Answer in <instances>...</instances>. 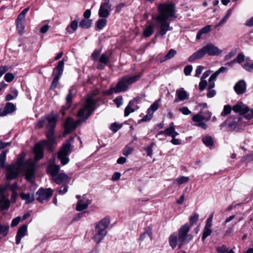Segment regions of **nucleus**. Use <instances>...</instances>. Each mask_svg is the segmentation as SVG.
Wrapping results in <instances>:
<instances>
[{
	"label": "nucleus",
	"instance_id": "nucleus-1",
	"mask_svg": "<svg viewBox=\"0 0 253 253\" xmlns=\"http://www.w3.org/2000/svg\"><path fill=\"white\" fill-rule=\"evenodd\" d=\"M95 104L92 96L86 97L84 106L78 112L79 119L76 121L71 118L66 119L64 125L65 132L67 134L71 133L83 122L86 121L95 110Z\"/></svg>",
	"mask_w": 253,
	"mask_h": 253
},
{
	"label": "nucleus",
	"instance_id": "nucleus-2",
	"mask_svg": "<svg viewBox=\"0 0 253 253\" xmlns=\"http://www.w3.org/2000/svg\"><path fill=\"white\" fill-rule=\"evenodd\" d=\"M191 227L188 223L182 225L178 230V235L173 233L169 236V242L172 249L177 246L179 249L188 244L193 239V236L189 234Z\"/></svg>",
	"mask_w": 253,
	"mask_h": 253
},
{
	"label": "nucleus",
	"instance_id": "nucleus-3",
	"mask_svg": "<svg viewBox=\"0 0 253 253\" xmlns=\"http://www.w3.org/2000/svg\"><path fill=\"white\" fill-rule=\"evenodd\" d=\"M222 52V50L219 49L212 43H209L192 54L189 56L188 60L190 62H192L195 60L202 58L207 54L210 56H218L220 55Z\"/></svg>",
	"mask_w": 253,
	"mask_h": 253
},
{
	"label": "nucleus",
	"instance_id": "nucleus-4",
	"mask_svg": "<svg viewBox=\"0 0 253 253\" xmlns=\"http://www.w3.org/2000/svg\"><path fill=\"white\" fill-rule=\"evenodd\" d=\"M25 154L24 153L20 154L18 156V159L14 165L20 169H23L26 179L29 181H32L35 176V165L31 160H28L24 163Z\"/></svg>",
	"mask_w": 253,
	"mask_h": 253
},
{
	"label": "nucleus",
	"instance_id": "nucleus-5",
	"mask_svg": "<svg viewBox=\"0 0 253 253\" xmlns=\"http://www.w3.org/2000/svg\"><path fill=\"white\" fill-rule=\"evenodd\" d=\"M109 223L110 220L107 217L103 218L100 222L96 223L95 234L92 238L96 244H99L106 235V229Z\"/></svg>",
	"mask_w": 253,
	"mask_h": 253
},
{
	"label": "nucleus",
	"instance_id": "nucleus-6",
	"mask_svg": "<svg viewBox=\"0 0 253 253\" xmlns=\"http://www.w3.org/2000/svg\"><path fill=\"white\" fill-rule=\"evenodd\" d=\"M141 76L142 74L133 76L129 75L124 76L119 79L116 84L117 89H118L120 92L127 90L129 85L138 81Z\"/></svg>",
	"mask_w": 253,
	"mask_h": 253
},
{
	"label": "nucleus",
	"instance_id": "nucleus-7",
	"mask_svg": "<svg viewBox=\"0 0 253 253\" xmlns=\"http://www.w3.org/2000/svg\"><path fill=\"white\" fill-rule=\"evenodd\" d=\"M245 120L241 116H231L227 118L225 123L228 127L239 131L246 126L247 122L245 121Z\"/></svg>",
	"mask_w": 253,
	"mask_h": 253
},
{
	"label": "nucleus",
	"instance_id": "nucleus-8",
	"mask_svg": "<svg viewBox=\"0 0 253 253\" xmlns=\"http://www.w3.org/2000/svg\"><path fill=\"white\" fill-rule=\"evenodd\" d=\"M153 20L155 24V26L160 27L159 33L161 36H164L168 31L172 29L169 26V22L168 21L169 17H152Z\"/></svg>",
	"mask_w": 253,
	"mask_h": 253
},
{
	"label": "nucleus",
	"instance_id": "nucleus-9",
	"mask_svg": "<svg viewBox=\"0 0 253 253\" xmlns=\"http://www.w3.org/2000/svg\"><path fill=\"white\" fill-rule=\"evenodd\" d=\"M159 16H175V6L171 1L160 3L158 5Z\"/></svg>",
	"mask_w": 253,
	"mask_h": 253
},
{
	"label": "nucleus",
	"instance_id": "nucleus-10",
	"mask_svg": "<svg viewBox=\"0 0 253 253\" xmlns=\"http://www.w3.org/2000/svg\"><path fill=\"white\" fill-rule=\"evenodd\" d=\"M71 152V144L69 141H67L63 145L57 155V158L62 165H65L69 162L70 159L68 156Z\"/></svg>",
	"mask_w": 253,
	"mask_h": 253
},
{
	"label": "nucleus",
	"instance_id": "nucleus-11",
	"mask_svg": "<svg viewBox=\"0 0 253 253\" xmlns=\"http://www.w3.org/2000/svg\"><path fill=\"white\" fill-rule=\"evenodd\" d=\"M64 65V59H63L58 62L57 65L54 69L52 76L54 77L50 86V89H55L59 84V81L63 72Z\"/></svg>",
	"mask_w": 253,
	"mask_h": 253
},
{
	"label": "nucleus",
	"instance_id": "nucleus-12",
	"mask_svg": "<svg viewBox=\"0 0 253 253\" xmlns=\"http://www.w3.org/2000/svg\"><path fill=\"white\" fill-rule=\"evenodd\" d=\"M47 121L48 124L47 125V131L46 133V136L47 138H55L54 131L56 124L57 117L53 115H48Z\"/></svg>",
	"mask_w": 253,
	"mask_h": 253
},
{
	"label": "nucleus",
	"instance_id": "nucleus-13",
	"mask_svg": "<svg viewBox=\"0 0 253 253\" xmlns=\"http://www.w3.org/2000/svg\"><path fill=\"white\" fill-rule=\"evenodd\" d=\"M6 169V177L7 180H12L16 178L19 175L21 169L16 165L10 164L5 166Z\"/></svg>",
	"mask_w": 253,
	"mask_h": 253
},
{
	"label": "nucleus",
	"instance_id": "nucleus-14",
	"mask_svg": "<svg viewBox=\"0 0 253 253\" xmlns=\"http://www.w3.org/2000/svg\"><path fill=\"white\" fill-rule=\"evenodd\" d=\"M38 196L37 200L41 203L48 199L53 194V190L50 188H40L36 192Z\"/></svg>",
	"mask_w": 253,
	"mask_h": 253
},
{
	"label": "nucleus",
	"instance_id": "nucleus-15",
	"mask_svg": "<svg viewBox=\"0 0 253 253\" xmlns=\"http://www.w3.org/2000/svg\"><path fill=\"white\" fill-rule=\"evenodd\" d=\"M208 116L207 117L204 116L200 113L194 115L192 117V120L194 122V125L206 129L207 126L205 123L203 122V121L209 120L210 119L211 113L208 112Z\"/></svg>",
	"mask_w": 253,
	"mask_h": 253
},
{
	"label": "nucleus",
	"instance_id": "nucleus-16",
	"mask_svg": "<svg viewBox=\"0 0 253 253\" xmlns=\"http://www.w3.org/2000/svg\"><path fill=\"white\" fill-rule=\"evenodd\" d=\"M5 188L0 190V206L1 210H7L10 206V202L8 199V195L4 194Z\"/></svg>",
	"mask_w": 253,
	"mask_h": 253
},
{
	"label": "nucleus",
	"instance_id": "nucleus-17",
	"mask_svg": "<svg viewBox=\"0 0 253 253\" xmlns=\"http://www.w3.org/2000/svg\"><path fill=\"white\" fill-rule=\"evenodd\" d=\"M138 102V99L137 98H134L133 100H131L129 102L128 105L125 109V117H127L130 113L134 112L139 108V107L137 105Z\"/></svg>",
	"mask_w": 253,
	"mask_h": 253
},
{
	"label": "nucleus",
	"instance_id": "nucleus-18",
	"mask_svg": "<svg viewBox=\"0 0 253 253\" xmlns=\"http://www.w3.org/2000/svg\"><path fill=\"white\" fill-rule=\"evenodd\" d=\"M232 110L236 113H238L240 115H244L242 116L246 119V115H247L249 111V108L242 102H238L233 106Z\"/></svg>",
	"mask_w": 253,
	"mask_h": 253
},
{
	"label": "nucleus",
	"instance_id": "nucleus-19",
	"mask_svg": "<svg viewBox=\"0 0 253 253\" xmlns=\"http://www.w3.org/2000/svg\"><path fill=\"white\" fill-rule=\"evenodd\" d=\"M16 109L15 105L12 103H7L4 107L0 109V116L4 117L8 114H11Z\"/></svg>",
	"mask_w": 253,
	"mask_h": 253
},
{
	"label": "nucleus",
	"instance_id": "nucleus-20",
	"mask_svg": "<svg viewBox=\"0 0 253 253\" xmlns=\"http://www.w3.org/2000/svg\"><path fill=\"white\" fill-rule=\"evenodd\" d=\"M189 98V94L183 88L178 89L176 91L175 98L174 100V103L187 100Z\"/></svg>",
	"mask_w": 253,
	"mask_h": 253
},
{
	"label": "nucleus",
	"instance_id": "nucleus-21",
	"mask_svg": "<svg viewBox=\"0 0 253 253\" xmlns=\"http://www.w3.org/2000/svg\"><path fill=\"white\" fill-rule=\"evenodd\" d=\"M27 227L26 224H23L19 227L15 237V243L17 245H19L21 239L27 235Z\"/></svg>",
	"mask_w": 253,
	"mask_h": 253
},
{
	"label": "nucleus",
	"instance_id": "nucleus-22",
	"mask_svg": "<svg viewBox=\"0 0 253 253\" xmlns=\"http://www.w3.org/2000/svg\"><path fill=\"white\" fill-rule=\"evenodd\" d=\"M44 147L39 142L35 144L34 149L35 158L36 161H39L43 157Z\"/></svg>",
	"mask_w": 253,
	"mask_h": 253
},
{
	"label": "nucleus",
	"instance_id": "nucleus-23",
	"mask_svg": "<svg viewBox=\"0 0 253 253\" xmlns=\"http://www.w3.org/2000/svg\"><path fill=\"white\" fill-rule=\"evenodd\" d=\"M111 6L110 3L102 2L99 10V16H109L111 11Z\"/></svg>",
	"mask_w": 253,
	"mask_h": 253
},
{
	"label": "nucleus",
	"instance_id": "nucleus-24",
	"mask_svg": "<svg viewBox=\"0 0 253 253\" xmlns=\"http://www.w3.org/2000/svg\"><path fill=\"white\" fill-rule=\"evenodd\" d=\"M247 84L244 80L239 81L234 85V89L238 94H242L246 91Z\"/></svg>",
	"mask_w": 253,
	"mask_h": 253
},
{
	"label": "nucleus",
	"instance_id": "nucleus-25",
	"mask_svg": "<svg viewBox=\"0 0 253 253\" xmlns=\"http://www.w3.org/2000/svg\"><path fill=\"white\" fill-rule=\"evenodd\" d=\"M90 204V201L85 197H83L82 199L78 201L76 210L77 211H83L88 207Z\"/></svg>",
	"mask_w": 253,
	"mask_h": 253
},
{
	"label": "nucleus",
	"instance_id": "nucleus-26",
	"mask_svg": "<svg viewBox=\"0 0 253 253\" xmlns=\"http://www.w3.org/2000/svg\"><path fill=\"white\" fill-rule=\"evenodd\" d=\"M22 200L25 202L26 204H29L34 201L35 198L34 193L21 192L19 195Z\"/></svg>",
	"mask_w": 253,
	"mask_h": 253
},
{
	"label": "nucleus",
	"instance_id": "nucleus-27",
	"mask_svg": "<svg viewBox=\"0 0 253 253\" xmlns=\"http://www.w3.org/2000/svg\"><path fill=\"white\" fill-rule=\"evenodd\" d=\"M40 143L44 147H47L48 150L52 152L53 150V146L56 143L55 138H47V140H43L40 142Z\"/></svg>",
	"mask_w": 253,
	"mask_h": 253
},
{
	"label": "nucleus",
	"instance_id": "nucleus-28",
	"mask_svg": "<svg viewBox=\"0 0 253 253\" xmlns=\"http://www.w3.org/2000/svg\"><path fill=\"white\" fill-rule=\"evenodd\" d=\"M162 134L173 137L178 135V133L175 130L174 126H170L164 130L160 131L158 133V135Z\"/></svg>",
	"mask_w": 253,
	"mask_h": 253
},
{
	"label": "nucleus",
	"instance_id": "nucleus-29",
	"mask_svg": "<svg viewBox=\"0 0 253 253\" xmlns=\"http://www.w3.org/2000/svg\"><path fill=\"white\" fill-rule=\"evenodd\" d=\"M155 27V24L154 23L152 18V21L150 22L149 25L146 26L144 29L143 33V36L146 38L150 37L153 33V29Z\"/></svg>",
	"mask_w": 253,
	"mask_h": 253
},
{
	"label": "nucleus",
	"instance_id": "nucleus-30",
	"mask_svg": "<svg viewBox=\"0 0 253 253\" xmlns=\"http://www.w3.org/2000/svg\"><path fill=\"white\" fill-rule=\"evenodd\" d=\"M52 179L54 181L58 184H61L63 182L69 181L70 180V178L67 174L62 173H59L56 176L53 177Z\"/></svg>",
	"mask_w": 253,
	"mask_h": 253
},
{
	"label": "nucleus",
	"instance_id": "nucleus-31",
	"mask_svg": "<svg viewBox=\"0 0 253 253\" xmlns=\"http://www.w3.org/2000/svg\"><path fill=\"white\" fill-rule=\"evenodd\" d=\"M25 20V17H17L16 21L17 30L21 35H22L24 32Z\"/></svg>",
	"mask_w": 253,
	"mask_h": 253
},
{
	"label": "nucleus",
	"instance_id": "nucleus-32",
	"mask_svg": "<svg viewBox=\"0 0 253 253\" xmlns=\"http://www.w3.org/2000/svg\"><path fill=\"white\" fill-rule=\"evenodd\" d=\"M60 167L59 165H50L47 167V170L52 177H54L59 172Z\"/></svg>",
	"mask_w": 253,
	"mask_h": 253
},
{
	"label": "nucleus",
	"instance_id": "nucleus-33",
	"mask_svg": "<svg viewBox=\"0 0 253 253\" xmlns=\"http://www.w3.org/2000/svg\"><path fill=\"white\" fill-rule=\"evenodd\" d=\"M89 17H84L80 23L79 26L82 28L87 29L92 25V20L89 19Z\"/></svg>",
	"mask_w": 253,
	"mask_h": 253
},
{
	"label": "nucleus",
	"instance_id": "nucleus-34",
	"mask_svg": "<svg viewBox=\"0 0 253 253\" xmlns=\"http://www.w3.org/2000/svg\"><path fill=\"white\" fill-rule=\"evenodd\" d=\"M107 20L105 18L98 19L95 24V29L97 31H100L107 25Z\"/></svg>",
	"mask_w": 253,
	"mask_h": 253
},
{
	"label": "nucleus",
	"instance_id": "nucleus-35",
	"mask_svg": "<svg viewBox=\"0 0 253 253\" xmlns=\"http://www.w3.org/2000/svg\"><path fill=\"white\" fill-rule=\"evenodd\" d=\"M211 26L210 25H207L199 30L197 34L196 39H200L203 35L210 32L211 31Z\"/></svg>",
	"mask_w": 253,
	"mask_h": 253
},
{
	"label": "nucleus",
	"instance_id": "nucleus-36",
	"mask_svg": "<svg viewBox=\"0 0 253 253\" xmlns=\"http://www.w3.org/2000/svg\"><path fill=\"white\" fill-rule=\"evenodd\" d=\"M189 177L184 176H180L175 179L173 182V184H177L181 185L184 183L188 182L189 180Z\"/></svg>",
	"mask_w": 253,
	"mask_h": 253
},
{
	"label": "nucleus",
	"instance_id": "nucleus-37",
	"mask_svg": "<svg viewBox=\"0 0 253 253\" xmlns=\"http://www.w3.org/2000/svg\"><path fill=\"white\" fill-rule=\"evenodd\" d=\"M78 25L77 21H73L70 25L66 28L67 31L69 33H73L77 30Z\"/></svg>",
	"mask_w": 253,
	"mask_h": 253
},
{
	"label": "nucleus",
	"instance_id": "nucleus-38",
	"mask_svg": "<svg viewBox=\"0 0 253 253\" xmlns=\"http://www.w3.org/2000/svg\"><path fill=\"white\" fill-rule=\"evenodd\" d=\"M149 236L151 239L152 238V231L150 227H148L147 228H146L145 230V232L143 233L139 238L138 240L140 241H142L144 239V238L146 236Z\"/></svg>",
	"mask_w": 253,
	"mask_h": 253
},
{
	"label": "nucleus",
	"instance_id": "nucleus-39",
	"mask_svg": "<svg viewBox=\"0 0 253 253\" xmlns=\"http://www.w3.org/2000/svg\"><path fill=\"white\" fill-rule=\"evenodd\" d=\"M18 92L17 89H13L10 93L8 94L5 96L6 101H10L16 98L18 95Z\"/></svg>",
	"mask_w": 253,
	"mask_h": 253
},
{
	"label": "nucleus",
	"instance_id": "nucleus-40",
	"mask_svg": "<svg viewBox=\"0 0 253 253\" xmlns=\"http://www.w3.org/2000/svg\"><path fill=\"white\" fill-rule=\"evenodd\" d=\"M212 233V230L211 228L204 227V228L203 231V235L202 237V240L203 241H204L205 239L210 235H211Z\"/></svg>",
	"mask_w": 253,
	"mask_h": 253
},
{
	"label": "nucleus",
	"instance_id": "nucleus-41",
	"mask_svg": "<svg viewBox=\"0 0 253 253\" xmlns=\"http://www.w3.org/2000/svg\"><path fill=\"white\" fill-rule=\"evenodd\" d=\"M202 142L208 147L211 146L213 145L212 138L210 136H207L202 138Z\"/></svg>",
	"mask_w": 253,
	"mask_h": 253
},
{
	"label": "nucleus",
	"instance_id": "nucleus-42",
	"mask_svg": "<svg viewBox=\"0 0 253 253\" xmlns=\"http://www.w3.org/2000/svg\"><path fill=\"white\" fill-rule=\"evenodd\" d=\"M155 145V143L154 142H152L149 146L143 148L144 150L146 152L147 155L148 156L152 157L153 151V148Z\"/></svg>",
	"mask_w": 253,
	"mask_h": 253
},
{
	"label": "nucleus",
	"instance_id": "nucleus-43",
	"mask_svg": "<svg viewBox=\"0 0 253 253\" xmlns=\"http://www.w3.org/2000/svg\"><path fill=\"white\" fill-rule=\"evenodd\" d=\"M199 217V214L197 212L194 213L192 215L189 216V225L190 226L193 225L198 221Z\"/></svg>",
	"mask_w": 253,
	"mask_h": 253
},
{
	"label": "nucleus",
	"instance_id": "nucleus-44",
	"mask_svg": "<svg viewBox=\"0 0 253 253\" xmlns=\"http://www.w3.org/2000/svg\"><path fill=\"white\" fill-rule=\"evenodd\" d=\"M6 152H2L0 154V170L4 167V163L6 160Z\"/></svg>",
	"mask_w": 253,
	"mask_h": 253
},
{
	"label": "nucleus",
	"instance_id": "nucleus-45",
	"mask_svg": "<svg viewBox=\"0 0 253 253\" xmlns=\"http://www.w3.org/2000/svg\"><path fill=\"white\" fill-rule=\"evenodd\" d=\"M72 90L70 89L69 94L67 95V96L66 97V100L67 102V109H69L71 107V105L72 104Z\"/></svg>",
	"mask_w": 253,
	"mask_h": 253
},
{
	"label": "nucleus",
	"instance_id": "nucleus-46",
	"mask_svg": "<svg viewBox=\"0 0 253 253\" xmlns=\"http://www.w3.org/2000/svg\"><path fill=\"white\" fill-rule=\"evenodd\" d=\"M159 107V104L158 101H156L150 106L147 111L153 114V113L158 109Z\"/></svg>",
	"mask_w": 253,
	"mask_h": 253
},
{
	"label": "nucleus",
	"instance_id": "nucleus-47",
	"mask_svg": "<svg viewBox=\"0 0 253 253\" xmlns=\"http://www.w3.org/2000/svg\"><path fill=\"white\" fill-rule=\"evenodd\" d=\"M119 92H119L118 89H117V87L116 86V87H111L109 89L105 90L103 94L105 95H109L113 93H119Z\"/></svg>",
	"mask_w": 253,
	"mask_h": 253
},
{
	"label": "nucleus",
	"instance_id": "nucleus-48",
	"mask_svg": "<svg viewBox=\"0 0 253 253\" xmlns=\"http://www.w3.org/2000/svg\"><path fill=\"white\" fill-rule=\"evenodd\" d=\"M109 57L106 54H102L99 59V61L105 65H107L109 62Z\"/></svg>",
	"mask_w": 253,
	"mask_h": 253
},
{
	"label": "nucleus",
	"instance_id": "nucleus-49",
	"mask_svg": "<svg viewBox=\"0 0 253 253\" xmlns=\"http://www.w3.org/2000/svg\"><path fill=\"white\" fill-rule=\"evenodd\" d=\"M231 107L229 105H225L223 110L221 113L222 116H226L228 115L231 111Z\"/></svg>",
	"mask_w": 253,
	"mask_h": 253
},
{
	"label": "nucleus",
	"instance_id": "nucleus-50",
	"mask_svg": "<svg viewBox=\"0 0 253 253\" xmlns=\"http://www.w3.org/2000/svg\"><path fill=\"white\" fill-rule=\"evenodd\" d=\"M122 125H120L117 123H114L111 125L110 129L113 132H116L121 127Z\"/></svg>",
	"mask_w": 253,
	"mask_h": 253
},
{
	"label": "nucleus",
	"instance_id": "nucleus-51",
	"mask_svg": "<svg viewBox=\"0 0 253 253\" xmlns=\"http://www.w3.org/2000/svg\"><path fill=\"white\" fill-rule=\"evenodd\" d=\"M245 60V56L243 53H239L237 56L234 59L235 63L240 64Z\"/></svg>",
	"mask_w": 253,
	"mask_h": 253
},
{
	"label": "nucleus",
	"instance_id": "nucleus-52",
	"mask_svg": "<svg viewBox=\"0 0 253 253\" xmlns=\"http://www.w3.org/2000/svg\"><path fill=\"white\" fill-rule=\"evenodd\" d=\"M178 111L184 115H188L191 114V111L187 107H180Z\"/></svg>",
	"mask_w": 253,
	"mask_h": 253
},
{
	"label": "nucleus",
	"instance_id": "nucleus-53",
	"mask_svg": "<svg viewBox=\"0 0 253 253\" xmlns=\"http://www.w3.org/2000/svg\"><path fill=\"white\" fill-rule=\"evenodd\" d=\"M133 151V148L129 146H126L123 150V154L126 156L130 155Z\"/></svg>",
	"mask_w": 253,
	"mask_h": 253
},
{
	"label": "nucleus",
	"instance_id": "nucleus-54",
	"mask_svg": "<svg viewBox=\"0 0 253 253\" xmlns=\"http://www.w3.org/2000/svg\"><path fill=\"white\" fill-rule=\"evenodd\" d=\"M114 103L116 104L117 107H120L123 103V97L121 96H119L115 98L113 100Z\"/></svg>",
	"mask_w": 253,
	"mask_h": 253
},
{
	"label": "nucleus",
	"instance_id": "nucleus-55",
	"mask_svg": "<svg viewBox=\"0 0 253 253\" xmlns=\"http://www.w3.org/2000/svg\"><path fill=\"white\" fill-rule=\"evenodd\" d=\"M176 54V51L173 49H171L169 51V52L166 55L165 58L168 59V60L169 59H171V58L174 57Z\"/></svg>",
	"mask_w": 253,
	"mask_h": 253
},
{
	"label": "nucleus",
	"instance_id": "nucleus-56",
	"mask_svg": "<svg viewBox=\"0 0 253 253\" xmlns=\"http://www.w3.org/2000/svg\"><path fill=\"white\" fill-rule=\"evenodd\" d=\"M242 67L247 71L249 72L253 71V63L248 62L243 65Z\"/></svg>",
	"mask_w": 253,
	"mask_h": 253
},
{
	"label": "nucleus",
	"instance_id": "nucleus-57",
	"mask_svg": "<svg viewBox=\"0 0 253 253\" xmlns=\"http://www.w3.org/2000/svg\"><path fill=\"white\" fill-rule=\"evenodd\" d=\"M14 77H15L13 74L7 73L4 76V79L7 82L10 83L13 80Z\"/></svg>",
	"mask_w": 253,
	"mask_h": 253
},
{
	"label": "nucleus",
	"instance_id": "nucleus-58",
	"mask_svg": "<svg viewBox=\"0 0 253 253\" xmlns=\"http://www.w3.org/2000/svg\"><path fill=\"white\" fill-rule=\"evenodd\" d=\"M236 54V50L231 51L229 53H228L227 55L224 56V60L225 61L229 60L232 58L233 57L235 56Z\"/></svg>",
	"mask_w": 253,
	"mask_h": 253
},
{
	"label": "nucleus",
	"instance_id": "nucleus-59",
	"mask_svg": "<svg viewBox=\"0 0 253 253\" xmlns=\"http://www.w3.org/2000/svg\"><path fill=\"white\" fill-rule=\"evenodd\" d=\"M193 70V67L191 65L186 66L184 69V73L185 75L188 76L191 74V73Z\"/></svg>",
	"mask_w": 253,
	"mask_h": 253
},
{
	"label": "nucleus",
	"instance_id": "nucleus-60",
	"mask_svg": "<svg viewBox=\"0 0 253 253\" xmlns=\"http://www.w3.org/2000/svg\"><path fill=\"white\" fill-rule=\"evenodd\" d=\"M68 188H69V186L67 185H63L61 187V189L58 190L59 194L64 195L68 191Z\"/></svg>",
	"mask_w": 253,
	"mask_h": 253
},
{
	"label": "nucleus",
	"instance_id": "nucleus-61",
	"mask_svg": "<svg viewBox=\"0 0 253 253\" xmlns=\"http://www.w3.org/2000/svg\"><path fill=\"white\" fill-rule=\"evenodd\" d=\"M147 115L141 119L142 122H147L150 121L152 118L153 114L148 111H147Z\"/></svg>",
	"mask_w": 253,
	"mask_h": 253
},
{
	"label": "nucleus",
	"instance_id": "nucleus-62",
	"mask_svg": "<svg viewBox=\"0 0 253 253\" xmlns=\"http://www.w3.org/2000/svg\"><path fill=\"white\" fill-rule=\"evenodd\" d=\"M207 85V81L201 79V81L200 82L199 85L200 90L201 91L204 90L205 89Z\"/></svg>",
	"mask_w": 253,
	"mask_h": 253
},
{
	"label": "nucleus",
	"instance_id": "nucleus-63",
	"mask_svg": "<svg viewBox=\"0 0 253 253\" xmlns=\"http://www.w3.org/2000/svg\"><path fill=\"white\" fill-rule=\"evenodd\" d=\"M20 220H21V217H20V216H18L16 218H14L12 220V222L11 223V226L13 227L17 226L20 222Z\"/></svg>",
	"mask_w": 253,
	"mask_h": 253
},
{
	"label": "nucleus",
	"instance_id": "nucleus-64",
	"mask_svg": "<svg viewBox=\"0 0 253 253\" xmlns=\"http://www.w3.org/2000/svg\"><path fill=\"white\" fill-rule=\"evenodd\" d=\"M228 249L224 245H222L217 248V251L220 253H227Z\"/></svg>",
	"mask_w": 253,
	"mask_h": 253
}]
</instances>
